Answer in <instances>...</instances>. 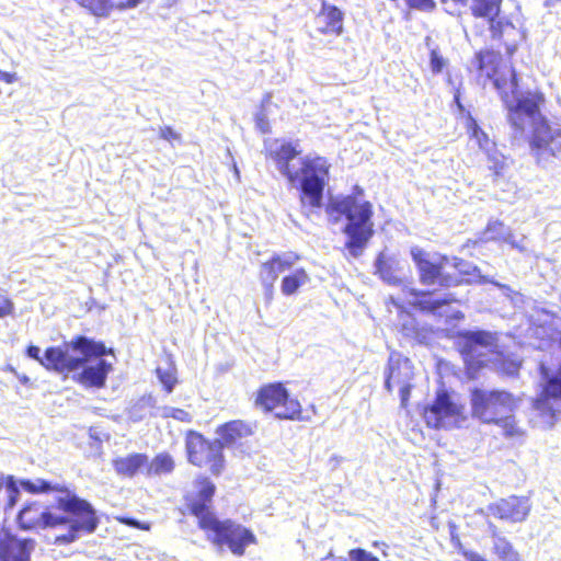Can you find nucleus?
I'll return each mask as SVG.
<instances>
[{
	"instance_id": "obj_1",
	"label": "nucleus",
	"mask_w": 561,
	"mask_h": 561,
	"mask_svg": "<svg viewBox=\"0 0 561 561\" xmlns=\"http://www.w3.org/2000/svg\"><path fill=\"white\" fill-rule=\"evenodd\" d=\"M477 66L482 75L493 80L494 87L502 92V100L508 110V119L515 130L514 137L526 135L529 128V147L538 164H545L561 153V129L552 127L539 111L542 95L537 92L522 93L517 90L515 71L504 66L503 71L494 66L497 56L492 51L477 55Z\"/></svg>"
},
{
	"instance_id": "obj_2",
	"label": "nucleus",
	"mask_w": 561,
	"mask_h": 561,
	"mask_svg": "<svg viewBox=\"0 0 561 561\" xmlns=\"http://www.w3.org/2000/svg\"><path fill=\"white\" fill-rule=\"evenodd\" d=\"M267 156L275 162L277 170L288 182L300 188V203L304 211L309 215L322 207L324 187L330 179L329 161L320 156L308 154L300 159V167L290 162L301 153L298 142L278 139L265 141Z\"/></svg>"
},
{
	"instance_id": "obj_3",
	"label": "nucleus",
	"mask_w": 561,
	"mask_h": 561,
	"mask_svg": "<svg viewBox=\"0 0 561 561\" xmlns=\"http://www.w3.org/2000/svg\"><path fill=\"white\" fill-rule=\"evenodd\" d=\"M364 191L355 186L354 194L332 196L325 208L329 219L337 222L342 216L347 220L343 232L347 237L345 249L353 257L363 254L374 236L373 205L363 198Z\"/></svg>"
},
{
	"instance_id": "obj_4",
	"label": "nucleus",
	"mask_w": 561,
	"mask_h": 561,
	"mask_svg": "<svg viewBox=\"0 0 561 561\" xmlns=\"http://www.w3.org/2000/svg\"><path fill=\"white\" fill-rule=\"evenodd\" d=\"M215 486L206 482L199 490V501L191 505L192 513L198 518V525L206 530L207 537L214 545L221 548L227 546L236 556H242L245 548L255 541L254 535L245 527L230 519L219 520L209 510L207 503L211 500Z\"/></svg>"
},
{
	"instance_id": "obj_5",
	"label": "nucleus",
	"mask_w": 561,
	"mask_h": 561,
	"mask_svg": "<svg viewBox=\"0 0 561 561\" xmlns=\"http://www.w3.org/2000/svg\"><path fill=\"white\" fill-rule=\"evenodd\" d=\"M21 486L32 493H42L56 491L57 507L67 514L62 524H69L70 540L73 541L83 535L93 534L99 525V518L92 505L77 496L68 489L60 488L59 484H51L43 479L35 481H21Z\"/></svg>"
},
{
	"instance_id": "obj_6",
	"label": "nucleus",
	"mask_w": 561,
	"mask_h": 561,
	"mask_svg": "<svg viewBox=\"0 0 561 561\" xmlns=\"http://www.w3.org/2000/svg\"><path fill=\"white\" fill-rule=\"evenodd\" d=\"M103 344L96 343L85 336H78L59 346L48 347L45 351V367L59 374L76 371L83 363L95 354H105Z\"/></svg>"
},
{
	"instance_id": "obj_7",
	"label": "nucleus",
	"mask_w": 561,
	"mask_h": 561,
	"mask_svg": "<svg viewBox=\"0 0 561 561\" xmlns=\"http://www.w3.org/2000/svg\"><path fill=\"white\" fill-rule=\"evenodd\" d=\"M503 0H472L471 11L477 18L489 24L491 37L505 46L507 54H513L517 45L525 39V33L512 21L500 15Z\"/></svg>"
},
{
	"instance_id": "obj_8",
	"label": "nucleus",
	"mask_w": 561,
	"mask_h": 561,
	"mask_svg": "<svg viewBox=\"0 0 561 561\" xmlns=\"http://www.w3.org/2000/svg\"><path fill=\"white\" fill-rule=\"evenodd\" d=\"M411 256L415 263L420 280L423 285L451 286L459 280L445 272L447 266H453L461 274H469V266L462 260L457 257L449 259L436 253L425 252L419 247L411 248Z\"/></svg>"
},
{
	"instance_id": "obj_9",
	"label": "nucleus",
	"mask_w": 561,
	"mask_h": 561,
	"mask_svg": "<svg viewBox=\"0 0 561 561\" xmlns=\"http://www.w3.org/2000/svg\"><path fill=\"white\" fill-rule=\"evenodd\" d=\"M495 334L488 331H468L460 336L459 348L469 369L486 366L497 357Z\"/></svg>"
},
{
	"instance_id": "obj_10",
	"label": "nucleus",
	"mask_w": 561,
	"mask_h": 561,
	"mask_svg": "<svg viewBox=\"0 0 561 561\" xmlns=\"http://www.w3.org/2000/svg\"><path fill=\"white\" fill-rule=\"evenodd\" d=\"M471 407L474 416L484 423H494L512 411L514 399L506 391L474 389L471 392Z\"/></svg>"
},
{
	"instance_id": "obj_11",
	"label": "nucleus",
	"mask_w": 561,
	"mask_h": 561,
	"mask_svg": "<svg viewBox=\"0 0 561 561\" xmlns=\"http://www.w3.org/2000/svg\"><path fill=\"white\" fill-rule=\"evenodd\" d=\"M255 403L266 412H274L278 419L295 420L301 413V405L298 400L290 399L280 383H272L261 388Z\"/></svg>"
},
{
	"instance_id": "obj_12",
	"label": "nucleus",
	"mask_w": 561,
	"mask_h": 561,
	"mask_svg": "<svg viewBox=\"0 0 561 561\" xmlns=\"http://www.w3.org/2000/svg\"><path fill=\"white\" fill-rule=\"evenodd\" d=\"M413 378L414 368L412 362L400 353L392 352L385 370V388L389 392L398 388L402 408H407L408 405L410 392L413 387Z\"/></svg>"
},
{
	"instance_id": "obj_13",
	"label": "nucleus",
	"mask_w": 561,
	"mask_h": 561,
	"mask_svg": "<svg viewBox=\"0 0 561 561\" xmlns=\"http://www.w3.org/2000/svg\"><path fill=\"white\" fill-rule=\"evenodd\" d=\"M186 450L191 463L198 467L209 465L213 473L221 472L224 456L220 440L208 442L201 434L190 432L186 437Z\"/></svg>"
},
{
	"instance_id": "obj_14",
	"label": "nucleus",
	"mask_w": 561,
	"mask_h": 561,
	"mask_svg": "<svg viewBox=\"0 0 561 561\" xmlns=\"http://www.w3.org/2000/svg\"><path fill=\"white\" fill-rule=\"evenodd\" d=\"M426 424L434 428L458 426L463 420L462 407L451 400L446 390H439L432 404L423 412Z\"/></svg>"
},
{
	"instance_id": "obj_15",
	"label": "nucleus",
	"mask_w": 561,
	"mask_h": 561,
	"mask_svg": "<svg viewBox=\"0 0 561 561\" xmlns=\"http://www.w3.org/2000/svg\"><path fill=\"white\" fill-rule=\"evenodd\" d=\"M531 511V503L526 496L512 495L506 499H501L488 506L490 515L507 522V523H523L527 519Z\"/></svg>"
},
{
	"instance_id": "obj_16",
	"label": "nucleus",
	"mask_w": 561,
	"mask_h": 561,
	"mask_svg": "<svg viewBox=\"0 0 561 561\" xmlns=\"http://www.w3.org/2000/svg\"><path fill=\"white\" fill-rule=\"evenodd\" d=\"M299 256L294 252H285L275 254L273 257L264 262L260 270V279L265 288V295L268 300L273 296L274 283L280 273L289 272L297 263Z\"/></svg>"
},
{
	"instance_id": "obj_17",
	"label": "nucleus",
	"mask_w": 561,
	"mask_h": 561,
	"mask_svg": "<svg viewBox=\"0 0 561 561\" xmlns=\"http://www.w3.org/2000/svg\"><path fill=\"white\" fill-rule=\"evenodd\" d=\"M35 540L20 538L7 529L0 530V561H31Z\"/></svg>"
},
{
	"instance_id": "obj_18",
	"label": "nucleus",
	"mask_w": 561,
	"mask_h": 561,
	"mask_svg": "<svg viewBox=\"0 0 561 561\" xmlns=\"http://www.w3.org/2000/svg\"><path fill=\"white\" fill-rule=\"evenodd\" d=\"M103 355H91L81 366L82 370L73 375V379L84 387L102 388L112 370V364L107 363Z\"/></svg>"
},
{
	"instance_id": "obj_19",
	"label": "nucleus",
	"mask_w": 561,
	"mask_h": 561,
	"mask_svg": "<svg viewBox=\"0 0 561 561\" xmlns=\"http://www.w3.org/2000/svg\"><path fill=\"white\" fill-rule=\"evenodd\" d=\"M20 527L33 529L37 527H56L62 525L64 518L59 515L46 512L41 505L34 503L25 506L18 516Z\"/></svg>"
},
{
	"instance_id": "obj_20",
	"label": "nucleus",
	"mask_w": 561,
	"mask_h": 561,
	"mask_svg": "<svg viewBox=\"0 0 561 561\" xmlns=\"http://www.w3.org/2000/svg\"><path fill=\"white\" fill-rule=\"evenodd\" d=\"M317 28L322 34L341 35L343 32V13L335 5L323 3L316 18Z\"/></svg>"
},
{
	"instance_id": "obj_21",
	"label": "nucleus",
	"mask_w": 561,
	"mask_h": 561,
	"mask_svg": "<svg viewBox=\"0 0 561 561\" xmlns=\"http://www.w3.org/2000/svg\"><path fill=\"white\" fill-rule=\"evenodd\" d=\"M148 457L145 454H130L113 460V467L117 474L131 478L137 473L146 474Z\"/></svg>"
},
{
	"instance_id": "obj_22",
	"label": "nucleus",
	"mask_w": 561,
	"mask_h": 561,
	"mask_svg": "<svg viewBox=\"0 0 561 561\" xmlns=\"http://www.w3.org/2000/svg\"><path fill=\"white\" fill-rule=\"evenodd\" d=\"M251 427L242 421H232L226 423L217 430V435L222 448L232 447L238 440L251 435Z\"/></svg>"
},
{
	"instance_id": "obj_23",
	"label": "nucleus",
	"mask_w": 561,
	"mask_h": 561,
	"mask_svg": "<svg viewBox=\"0 0 561 561\" xmlns=\"http://www.w3.org/2000/svg\"><path fill=\"white\" fill-rule=\"evenodd\" d=\"M375 267L380 278L389 285L401 283V263L392 256L380 253L375 262Z\"/></svg>"
},
{
	"instance_id": "obj_24",
	"label": "nucleus",
	"mask_w": 561,
	"mask_h": 561,
	"mask_svg": "<svg viewBox=\"0 0 561 561\" xmlns=\"http://www.w3.org/2000/svg\"><path fill=\"white\" fill-rule=\"evenodd\" d=\"M410 294L414 297L413 300L410 301L411 304L417 305L421 309L439 316H442V312L439 311L440 308L454 300L449 298V296L438 298L423 291H417L416 289H411Z\"/></svg>"
},
{
	"instance_id": "obj_25",
	"label": "nucleus",
	"mask_w": 561,
	"mask_h": 561,
	"mask_svg": "<svg viewBox=\"0 0 561 561\" xmlns=\"http://www.w3.org/2000/svg\"><path fill=\"white\" fill-rule=\"evenodd\" d=\"M492 530L493 552L501 561H519L518 553L514 550L512 543L504 537L497 534L496 527L490 525Z\"/></svg>"
},
{
	"instance_id": "obj_26",
	"label": "nucleus",
	"mask_w": 561,
	"mask_h": 561,
	"mask_svg": "<svg viewBox=\"0 0 561 561\" xmlns=\"http://www.w3.org/2000/svg\"><path fill=\"white\" fill-rule=\"evenodd\" d=\"M310 282L308 273L304 268H295L282 279L280 290L285 296H291L298 289Z\"/></svg>"
},
{
	"instance_id": "obj_27",
	"label": "nucleus",
	"mask_w": 561,
	"mask_h": 561,
	"mask_svg": "<svg viewBox=\"0 0 561 561\" xmlns=\"http://www.w3.org/2000/svg\"><path fill=\"white\" fill-rule=\"evenodd\" d=\"M81 7L99 18H107L115 10L119 11L121 0H76Z\"/></svg>"
},
{
	"instance_id": "obj_28",
	"label": "nucleus",
	"mask_w": 561,
	"mask_h": 561,
	"mask_svg": "<svg viewBox=\"0 0 561 561\" xmlns=\"http://www.w3.org/2000/svg\"><path fill=\"white\" fill-rule=\"evenodd\" d=\"M547 388L548 385L545 387L540 397L535 401L534 407L542 415H547L550 420L549 424H552V419L554 417L556 412L559 411L557 404L558 400L561 399V394H548Z\"/></svg>"
},
{
	"instance_id": "obj_29",
	"label": "nucleus",
	"mask_w": 561,
	"mask_h": 561,
	"mask_svg": "<svg viewBox=\"0 0 561 561\" xmlns=\"http://www.w3.org/2000/svg\"><path fill=\"white\" fill-rule=\"evenodd\" d=\"M174 469L173 458L165 453L157 455L151 461L148 460L146 476H161L171 473Z\"/></svg>"
},
{
	"instance_id": "obj_30",
	"label": "nucleus",
	"mask_w": 561,
	"mask_h": 561,
	"mask_svg": "<svg viewBox=\"0 0 561 561\" xmlns=\"http://www.w3.org/2000/svg\"><path fill=\"white\" fill-rule=\"evenodd\" d=\"M20 490L16 481L12 476H8L5 479L0 478V497L5 500L8 507H13L19 499Z\"/></svg>"
},
{
	"instance_id": "obj_31",
	"label": "nucleus",
	"mask_w": 561,
	"mask_h": 561,
	"mask_svg": "<svg viewBox=\"0 0 561 561\" xmlns=\"http://www.w3.org/2000/svg\"><path fill=\"white\" fill-rule=\"evenodd\" d=\"M510 229L505 227L502 221L493 220L488 224L486 229L483 232V240H504L507 236H510Z\"/></svg>"
},
{
	"instance_id": "obj_32",
	"label": "nucleus",
	"mask_w": 561,
	"mask_h": 561,
	"mask_svg": "<svg viewBox=\"0 0 561 561\" xmlns=\"http://www.w3.org/2000/svg\"><path fill=\"white\" fill-rule=\"evenodd\" d=\"M157 376L167 392H172L174 386L178 382L174 366L171 363H167L165 367L159 366L157 368Z\"/></svg>"
},
{
	"instance_id": "obj_33",
	"label": "nucleus",
	"mask_w": 561,
	"mask_h": 561,
	"mask_svg": "<svg viewBox=\"0 0 561 561\" xmlns=\"http://www.w3.org/2000/svg\"><path fill=\"white\" fill-rule=\"evenodd\" d=\"M494 423L497 424L503 430V434L506 437H516L522 435V431L517 426L516 421L513 416L502 415Z\"/></svg>"
},
{
	"instance_id": "obj_34",
	"label": "nucleus",
	"mask_w": 561,
	"mask_h": 561,
	"mask_svg": "<svg viewBox=\"0 0 561 561\" xmlns=\"http://www.w3.org/2000/svg\"><path fill=\"white\" fill-rule=\"evenodd\" d=\"M472 137L476 139L479 147L489 152L494 148V144L489 139L488 135L473 122Z\"/></svg>"
},
{
	"instance_id": "obj_35",
	"label": "nucleus",
	"mask_w": 561,
	"mask_h": 561,
	"mask_svg": "<svg viewBox=\"0 0 561 561\" xmlns=\"http://www.w3.org/2000/svg\"><path fill=\"white\" fill-rule=\"evenodd\" d=\"M486 154L489 162L491 163L490 169H492L494 173L499 175L505 165L504 157L494 150V148L486 152Z\"/></svg>"
},
{
	"instance_id": "obj_36",
	"label": "nucleus",
	"mask_w": 561,
	"mask_h": 561,
	"mask_svg": "<svg viewBox=\"0 0 561 561\" xmlns=\"http://www.w3.org/2000/svg\"><path fill=\"white\" fill-rule=\"evenodd\" d=\"M348 557L352 561H379L371 552L360 548L352 549Z\"/></svg>"
},
{
	"instance_id": "obj_37",
	"label": "nucleus",
	"mask_w": 561,
	"mask_h": 561,
	"mask_svg": "<svg viewBox=\"0 0 561 561\" xmlns=\"http://www.w3.org/2000/svg\"><path fill=\"white\" fill-rule=\"evenodd\" d=\"M255 125H256V128L263 133V134H266L270 131L271 127H270V123H268V119H267V116L266 114L264 113V111H260L256 115H255Z\"/></svg>"
},
{
	"instance_id": "obj_38",
	"label": "nucleus",
	"mask_w": 561,
	"mask_h": 561,
	"mask_svg": "<svg viewBox=\"0 0 561 561\" xmlns=\"http://www.w3.org/2000/svg\"><path fill=\"white\" fill-rule=\"evenodd\" d=\"M160 137L169 142L181 141V135L169 126L160 128Z\"/></svg>"
},
{
	"instance_id": "obj_39",
	"label": "nucleus",
	"mask_w": 561,
	"mask_h": 561,
	"mask_svg": "<svg viewBox=\"0 0 561 561\" xmlns=\"http://www.w3.org/2000/svg\"><path fill=\"white\" fill-rule=\"evenodd\" d=\"M520 367V363L517 360H504L502 364V370L508 376H515Z\"/></svg>"
},
{
	"instance_id": "obj_40",
	"label": "nucleus",
	"mask_w": 561,
	"mask_h": 561,
	"mask_svg": "<svg viewBox=\"0 0 561 561\" xmlns=\"http://www.w3.org/2000/svg\"><path fill=\"white\" fill-rule=\"evenodd\" d=\"M14 306L11 300L3 299L0 302V318H4L13 313Z\"/></svg>"
},
{
	"instance_id": "obj_41",
	"label": "nucleus",
	"mask_w": 561,
	"mask_h": 561,
	"mask_svg": "<svg viewBox=\"0 0 561 561\" xmlns=\"http://www.w3.org/2000/svg\"><path fill=\"white\" fill-rule=\"evenodd\" d=\"M403 332L408 336H413L415 340H420V333L415 330L414 319H410L409 323L403 324Z\"/></svg>"
},
{
	"instance_id": "obj_42",
	"label": "nucleus",
	"mask_w": 561,
	"mask_h": 561,
	"mask_svg": "<svg viewBox=\"0 0 561 561\" xmlns=\"http://www.w3.org/2000/svg\"><path fill=\"white\" fill-rule=\"evenodd\" d=\"M431 67L434 72H440L444 67V60L436 53H432Z\"/></svg>"
},
{
	"instance_id": "obj_43",
	"label": "nucleus",
	"mask_w": 561,
	"mask_h": 561,
	"mask_svg": "<svg viewBox=\"0 0 561 561\" xmlns=\"http://www.w3.org/2000/svg\"><path fill=\"white\" fill-rule=\"evenodd\" d=\"M39 354H41V348L37 346L32 345L27 348V355L31 358L38 360L45 367V363L43 360V359H45V355L42 357Z\"/></svg>"
},
{
	"instance_id": "obj_44",
	"label": "nucleus",
	"mask_w": 561,
	"mask_h": 561,
	"mask_svg": "<svg viewBox=\"0 0 561 561\" xmlns=\"http://www.w3.org/2000/svg\"><path fill=\"white\" fill-rule=\"evenodd\" d=\"M172 417L175 420H179L181 422H186V423H190L192 421V416L188 412H186L185 410H182V409H178V408H175Z\"/></svg>"
},
{
	"instance_id": "obj_45",
	"label": "nucleus",
	"mask_w": 561,
	"mask_h": 561,
	"mask_svg": "<svg viewBox=\"0 0 561 561\" xmlns=\"http://www.w3.org/2000/svg\"><path fill=\"white\" fill-rule=\"evenodd\" d=\"M121 3L122 5H119V11H123L136 8L140 3V0H121Z\"/></svg>"
},
{
	"instance_id": "obj_46",
	"label": "nucleus",
	"mask_w": 561,
	"mask_h": 561,
	"mask_svg": "<svg viewBox=\"0 0 561 561\" xmlns=\"http://www.w3.org/2000/svg\"><path fill=\"white\" fill-rule=\"evenodd\" d=\"M0 81H3L5 83H13L16 81L15 73L4 72L0 70Z\"/></svg>"
},
{
	"instance_id": "obj_47",
	"label": "nucleus",
	"mask_w": 561,
	"mask_h": 561,
	"mask_svg": "<svg viewBox=\"0 0 561 561\" xmlns=\"http://www.w3.org/2000/svg\"><path fill=\"white\" fill-rule=\"evenodd\" d=\"M505 242L510 243L513 248H516L518 249L520 252H524L526 250V248L519 243V242H516L512 236V233L510 232V236H507L505 239H504Z\"/></svg>"
},
{
	"instance_id": "obj_48",
	"label": "nucleus",
	"mask_w": 561,
	"mask_h": 561,
	"mask_svg": "<svg viewBox=\"0 0 561 561\" xmlns=\"http://www.w3.org/2000/svg\"><path fill=\"white\" fill-rule=\"evenodd\" d=\"M125 523L127 525H130V526L139 528V529H144V530H148L149 529V525L148 524H141V523L135 520V519H126Z\"/></svg>"
},
{
	"instance_id": "obj_49",
	"label": "nucleus",
	"mask_w": 561,
	"mask_h": 561,
	"mask_svg": "<svg viewBox=\"0 0 561 561\" xmlns=\"http://www.w3.org/2000/svg\"><path fill=\"white\" fill-rule=\"evenodd\" d=\"M175 408L172 407H164L161 411V415L163 417H172L174 413Z\"/></svg>"
},
{
	"instance_id": "obj_50",
	"label": "nucleus",
	"mask_w": 561,
	"mask_h": 561,
	"mask_svg": "<svg viewBox=\"0 0 561 561\" xmlns=\"http://www.w3.org/2000/svg\"><path fill=\"white\" fill-rule=\"evenodd\" d=\"M469 559L470 561H486L484 558L477 553H471Z\"/></svg>"
},
{
	"instance_id": "obj_51",
	"label": "nucleus",
	"mask_w": 561,
	"mask_h": 561,
	"mask_svg": "<svg viewBox=\"0 0 561 561\" xmlns=\"http://www.w3.org/2000/svg\"><path fill=\"white\" fill-rule=\"evenodd\" d=\"M455 101L458 104V106L461 108V104L459 102V95L458 94L455 95Z\"/></svg>"
},
{
	"instance_id": "obj_52",
	"label": "nucleus",
	"mask_w": 561,
	"mask_h": 561,
	"mask_svg": "<svg viewBox=\"0 0 561 561\" xmlns=\"http://www.w3.org/2000/svg\"><path fill=\"white\" fill-rule=\"evenodd\" d=\"M332 557H333V553H332V551H330L329 554L322 559V561H325L327 559L332 558Z\"/></svg>"
},
{
	"instance_id": "obj_53",
	"label": "nucleus",
	"mask_w": 561,
	"mask_h": 561,
	"mask_svg": "<svg viewBox=\"0 0 561 561\" xmlns=\"http://www.w3.org/2000/svg\"><path fill=\"white\" fill-rule=\"evenodd\" d=\"M422 339H425V335H422V337L420 336V340L422 341Z\"/></svg>"
}]
</instances>
